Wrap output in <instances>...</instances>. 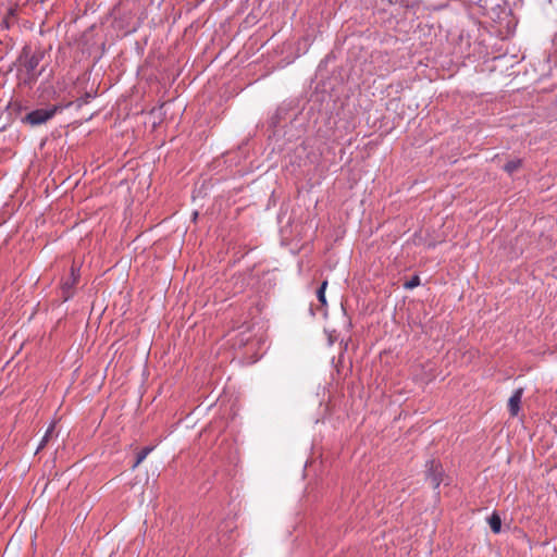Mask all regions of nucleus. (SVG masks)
<instances>
[{"instance_id": "obj_1", "label": "nucleus", "mask_w": 557, "mask_h": 557, "mask_svg": "<svg viewBox=\"0 0 557 557\" xmlns=\"http://www.w3.org/2000/svg\"><path fill=\"white\" fill-rule=\"evenodd\" d=\"M58 110V107L53 106L46 109H37L32 112H29L25 116V121L29 123L30 125H40L46 123L48 120L53 117Z\"/></svg>"}, {"instance_id": "obj_9", "label": "nucleus", "mask_w": 557, "mask_h": 557, "mask_svg": "<svg viewBox=\"0 0 557 557\" xmlns=\"http://www.w3.org/2000/svg\"><path fill=\"white\" fill-rule=\"evenodd\" d=\"M53 430H54V424H51V425L47 429V431H46V433H45V435H44V437H42V440H41V442H40V444H39V446H38V450H39V449H41V448H44V447H45V445L48 443L49 438H50V437L52 436V434H53Z\"/></svg>"}, {"instance_id": "obj_11", "label": "nucleus", "mask_w": 557, "mask_h": 557, "mask_svg": "<svg viewBox=\"0 0 557 557\" xmlns=\"http://www.w3.org/2000/svg\"><path fill=\"white\" fill-rule=\"evenodd\" d=\"M430 481H431V484L433 485L434 488L438 487L440 484H441V479L440 476L436 474V473H432L430 476H429Z\"/></svg>"}, {"instance_id": "obj_6", "label": "nucleus", "mask_w": 557, "mask_h": 557, "mask_svg": "<svg viewBox=\"0 0 557 557\" xmlns=\"http://www.w3.org/2000/svg\"><path fill=\"white\" fill-rule=\"evenodd\" d=\"M38 62H39V59L36 57V55H33L32 58H29L26 63H25V67L28 72L29 75L32 76H35L36 74L34 73L37 65H38Z\"/></svg>"}, {"instance_id": "obj_8", "label": "nucleus", "mask_w": 557, "mask_h": 557, "mask_svg": "<svg viewBox=\"0 0 557 557\" xmlns=\"http://www.w3.org/2000/svg\"><path fill=\"white\" fill-rule=\"evenodd\" d=\"M327 287V281H323L319 289L317 290V297L322 306L326 305L325 289Z\"/></svg>"}, {"instance_id": "obj_10", "label": "nucleus", "mask_w": 557, "mask_h": 557, "mask_svg": "<svg viewBox=\"0 0 557 557\" xmlns=\"http://www.w3.org/2000/svg\"><path fill=\"white\" fill-rule=\"evenodd\" d=\"M420 285V277L418 275L412 276L409 281H407L404 286L407 289H412Z\"/></svg>"}, {"instance_id": "obj_4", "label": "nucleus", "mask_w": 557, "mask_h": 557, "mask_svg": "<svg viewBox=\"0 0 557 557\" xmlns=\"http://www.w3.org/2000/svg\"><path fill=\"white\" fill-rule=\"evenodd\" d=\"M488 523L494 533H499L502 529V520L500 517L497 513H493L488 518Z\"/></svg>"}, {"instance_id": "obj_5", "label": "nucleus", "mask_w": 557, "mask_h": 557, "mask_svg": "<svg viewBox=\"0 0 557 557\" xmlns=\"http://www.w3.org/2000/svg\"><path fill=\"white\" fill-rule=\"evenodd\" d=\"M153 447H145L141 449L136 457V461L133 465V469L137 468L146 458L147 456L152 451Z\"/></svg>"}, {"instance_id": "obj_3", "label": "nucleus", "mask_w": 557, "mask_h": 557, "mask_svg": "<svg viewBox=\"0 0 557 557\" xmlns=\"http://www.w3.org/2000/svg\"><path fill=\"white\" fill-rule=\"evenodd\" d=\"M523 395V389L518 388L513 392L508 400V409L511 416H517L520 410V403Z\"/></svg>"}, {"instance_id": "obj_7", "label": "nucleus", "mask_w": 557, "mask_h": 557, "mask_svg": "<svg viewBox=\"0 0 557 557\" xmlns=\"http://www.w3.org/2000/svg\"><path fill=\"white\" fill-rule=\"evenodd\" d=\"M521 166V160L520 159H515V160H510L509 162H507L505 164V171L509 174H512L513 172H516L519 168Z\"/></svg>"}, {"instance_id": "obj_2", "label": "nucleus", "mask_w": 557, "mask_h": 557, "mask_svg": "<svg viewBox=\"0 0 557 557\" xmlns=\"http://www.w3.org/2000/svg\"><path fill=\"white\" fill-rule=\"evenodd\" d=\"M78 277H79V273H78V270L75 269V267L73 265L71 268V274H70V277L66 278L63 283H62V293H63V296H64V300H67L71 295H72V289L73 287L76 285L77 281H78Z\"/></svg>"}]
</instances>
